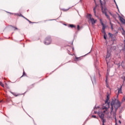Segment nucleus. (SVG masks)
<instances>
[{
	"mask_svg": "<svg viewBox=\"0 0 125 125\" xmlns=\"http://www.w3.org/2000/svg\"><path fill=\"white\" fill-rule=\"evenodd\" d=\"M108 35H109V37H110V38H113V36H114V35L112 34L111 33H108Z\"/></svg>",
	"mask_w": 125,
	"mask_h": 125,
	"instance_id": "obj_12",
	"label": "nucleus"
},
{
	"mask_svg": "<svg viewBox=\"0 0 125 125\" xmlns=\"http://www.w3.org/2000/svg\"><path fill=\"white\" fill-rule=\"evenodd\" d=\"M92 118H94L95 119H96V116L95 115H92Z\"/></svg>",
	"mask_w": 125,
	"mask_h": 125,
	"instance_id": "obj_24",
	"label": "nucleus"
},
{
	"mask_svg": "<svg viewBox=\"0 0 125 125\" xmlns=\"http://www.w3.org/2000/svg\"><path fill=\"white\" fill-rule=\"evenodd\" d=\"M96 9V6L93 8L94 13L95 15L96 14V11H95Z\"/></svg>",
	"mask_w": 125,
	"mask_h": 125,
	"instance_id": "obj_11",
	"label": "nucleus"
},
{
	"mask_svg": "<svg viewBox=\"0 0 125 125\" xmlns=\"http://www.w3.org/2000/svg\"><path fill=\"white\" fill-rule=\"evenodd\" d=\"M92 16H91V15H90V14H88V15H87V18L89 19V20H90L92 18H91Z\"/></svg>",
	"mask_w": 125,
	"mask_h": 125,
	"instance_id": "obj_9",
	"label": "nucleus"
},
{
	"mask_svg": "<svg viewBox=\"0 0 125 125\" xmlns=\"http://www.w3.org/2000/svg\"><path fill=\"white\" fill-rule=\"evenodd\" d=\"M122 101L123 102H125V95L123 96V99H122Z\"/></svg>",
	"mask_w": 125,
	"mask_h": 125,
	"instance_id": "obj_16",
	"label": "nucleus"
},
{
	"mask_svg": "<svg viewBox=\"0 0 125 125\" xmlns=\"http://www.w3.org/2000/svg\"><path fill=\"white\" fill-rule=\"evenodd\" d=\"M19 16H21V17H24V16H23V15H22V14H21L19 15Z\"/></svg>",
	"mask_w": 125,
	"mask_h": 125,
	"instance_id": "obj_29",
	"label": "nucleus"
},
{
	"mask_svg": "<svg viewBox=\"0 0 125 125\" xmlns=\"http://www.w3.org/2000/svg\"><path fill=\"white\" fill-rule=\"evenodd\" d=\"M122 80H123L124 82L125 81V76L122 77Z\"/></svg>",
	"mask_w": 125,
	"mask_h": 125,
	"instance_id": "obj_22",
	"label": "nucleus"
},
{
	"mask_svg": "<svg viewBox=\"0 0 125 125\" xmlns=\"http://www.w3.org/2000/svg\"><path fill=\"white\" fill-rule=\"evenodd\" d=\"M13 28H14V27L12 26Z\"/></svg>",
	"mask_w": 125,
	"mask_h": 125,
	"instance_id": "obj_36",
	"label": "nucleus"
},
{
	"mask_svg": "<svg viewBox=\"0 0 125 125\" xmlns=\"http://www.w3.org/2000/svg\"><path fill=\"white\" fill-rule=\"evenodd\" d=\"M124 45H125V40L124 41Z\"/></svg>",
	"mask_w": 125,
	"mask_h": 125,
	"instance_id": "obj_33",
	"label": "nucleus"
},
{
	"mask_svg": "<svg viewBox=\"0 0 125 125\" xmlns=\"http://www.w3.org/2000/svg\"><path fill=\"white\" fill-rule=\"evenodd\" d=\"M110 56H111V51H110V49H109V48H107V55H106V61H107V59H108V58H110Z\"/></svg>",
	"mask_w": 125,
	"mask_h": 125,
	"instance_id": "obj_3",
	"label": "nucleus"
},
{
	"mask_svg": "<svg viewBox=\"0 0 125 125\" xmlns=\"http://www.w3.org/2000/svg\"><path fill=\"white\" fill-rule=\"evenodd\" d=\"M114 2L115 3V4H116V5L117 8H119L118 7V5L117 4V3L116 2V1H115V0H114Z\"/></svg>",
	"mask_w": 125,
	"mask_h": 125,
	"instance_id": "obj_27",
	"label": "nucleus"
},
{
	"mask_svg": "<svg viewBox=\"0 0 125 125\" xmlns=\"http://www.w3.org/2000/svg\"><path fill=\"white\" fill-rule=\"evenodd\" d=\"M120 20L121 23H123V24H125V20L123 18V17H120Z\"/></svg>",
	"mask_w": 125,
	"mask_h": 125,
	"instance_id": "obj_5",
	"label": "nucleus"
},
{
	"mask_svg": "<svg viewBox=\"0 0 125 125\" xmlns=\"http://www.w3.org/2000/svg\"><path fill=\"white\" fill-rule=\"evenodd\" d=\"M110 24L111 25V29H112V30H113V23H112V22H110Z\"/></svg>",
	"mask_w": 125,
	"mask_h": 125,
	"instance_id": "obj_20",
	"label": "nucleus"
},
{
	"mask_svg": "<svg viewBox=\"0 0 125 125\" xmlns=\"http://www.w3.org/2000/svg\"><path fill=\"white\" fill-rule=\"evenodd\" d=\"M0 85L2 86V87H4V84L2 83V82H0Z\"/></svg>",
	"mask_w": 125,
	"mask_h": 125,
	"instance_id": "obj_13",
	"label": "nucleus"
},
{
	"mask_svg": "<svg viewBox=\"0 0 125 125\" xmlns=\"http://www.w3.org/2000/svg\"><path fill=\"white\" fill-rule=\"evenodd\" d=\"M116 119L117 120V118L116 117ZM115 122H116L115 125H118V124H117V120H115Z\"/></svg>",
	"mask_w": 125,
	"mask_h": 125,
	"instance_id": "obj_30",
	"label": "nucleus"
},
{
	"mask_svg": "<svg viewBox=\"0 0 125 125\" xmlns=\"http://www.w3.org/2000/svg\"><path fill=\"white\" fill-rule=\"evenodd\" d=\"M119 123H120V124H121V121H119Z\"/></svg>",
	"mask_w": 125,
	"mask_h": 125,
	"instance_id": "obj_32",
	"label": "nucleus"
},
{
	"mask_svg": "<svg viewBox=\"0 0 125 125\" xmlns=\"http://www.w3.org/2000/svg\"><path fill=\"white\" fill-rule=\"evenodd\" d=\"M23 18H24V19H25V20H27V21H29L28 19L26 18L25 17H23Z\"/></svg>",
	"mask_w": 125,
	"mask_h": 125,
	"instance_id": "obj_26",
	"label": "nucleus"
},
{
	"mask_svg": "<svg viewBox=\"0 0 125 125\" xmlns=\"http://www.w3.org/2000/svg\"><path fill=\"white\" fill-rule=\"evenodd\" d=\"M105 15L106 17L107 18V19H109V20H110V17H109V15H108L107 14V13H105Z\"/></svg>",
	"mask_w": 125,
	"mask_h": 125,
	"instance_id": "obj_14",
	"label": "nucleus"
},
{
	"mask_svg": "<svg viewBox=\"0 0 125 125\" xmlns=\"http://www.w3.org/2000/svg\"><path fill=\"white\" fill-rule=\"evenodd\" d=\"M69 27L70 28H76V25H75L74 24H70Z\"/></svg>",
	"mask_w": 125,
	"mask_h": 125,
	"instance_id": "obj_10",
	"label": "nucleus"
},
{
	"mask_svg": "<svg viewBox=\"0 0 125 125\" xmlns=\"http://www.w3.org/2000/svg\"><path fill=\"white\" fill-rule=\"evenodd\" d=\"M80 29H81V27H80V25H77V30H78V31H80Z\"/></svg>",
	"mask_w": 125,
	"mask_h": 125,
	"instance_id": "obj_17",
	"label": "nucleus"
},
{
	"mask_svg": "<svg viewBox=\"0 0 125 125\" xmlns=\"http://www.w3.org/2000/svg\"><path fill=\"white\" fill-rule=\"evenodd\" d=\"M28 22H29V23H32V21H30V20L28 21Z\"/></svg>",
	"mask_w": 125,
	"mask_h": 125,
	"instance_id": "obj_31",
	"label": "nucleus"
},
{
	"mask_svg": "<svg viewBox=\"0 0 125 125\" xmlns=\"http://www.w3.org/2000/svg\"><path fill=\"white\" fill-rule=\"evenodd\" d=\"M79 60H81L80 58L76 57V61H79Z\"/></svg>",
	"mask_w": 125,
	"mask_h": 125,
	"instance_id": "obj_19",
	"label": "nucleus"
},
{
	"mask_svg": "<svg viewBox=\"0 0 125 125\" xmlns=\"http://www.w3.org/2000/svg\"><path fill=\"white\" fill-rule=\"evenodd\" d=\"M122 88H123V86H121L120 88L118 89V94H120V93H123V92H122Z\"/></svg>",
	"mask_w": 125,
	"mask_h": 125,
	"instance_id": "obj_6",
	"label": "nucleus"
},
{
	"mask_svg": "<svg viewBox=\"0 0 125 125\" xmlns=\"http://www.w3.org/2000/svg\"><path fill=\"white\" fill-rule=\"evenodd\" d=\"M122 34L125 36V31L123 30V32H122Z\"/></svg>",
	"mask_w": 125,
	"mask_h": 125,
	"instance_id": "obj_25",
	"label": "nucleus"
},
{
	"mask_svg": "<svg viewBox=\"0 0 125 125\" xmlns=\"http://www.w3.org/2000/svg\"><path fill=\"white\" fill-rule=\"evenodd\" d=\"M14 29H14L15 31V30H18V28H17V27H14Z\"/></svg>",
	"mask_w": 125,
	"mask_h": 125,
	"instance_id": "obj_28",
	"label": "nucleus"
},
{
	"mask_svg": "<svg viewBox=\"0 0 125 125\" xmlns=\"http://www.w3.org/2000/svg\"><path fill=\"white\" fill-rule=\"evenodd\" d=\"M12 94H13V95H14V96H16V97H17V96H19V95L18 94L16 95V94H13V93H12Z\"/></svg>",
	"mask_w": 125,
	"mask_h": 125,
	"instance_id": "obj_23",
	"label": "nucleus"
},
{
	"mask_svg": "<svg viewBox=\"0 0 125 125\" xmlns=\"http://www.w3.org/2000/svg\"><path fill=\"white\" fill-rule=\"evenodd\" d=\"M90 20L91 21L92 24H95V23H96V20H95L93 18H92Z\"/></svg>",
	"mask_w": 125,
	"mask_h": 125,
	"instance_id": "obj_7",
	"label": "nucleus"
},
{
	"mask_svg": "<svg viewBox=\"0 0 125 125\" xmlns=\"http://www.w3.org/2000/svg\"><path fill=\"white\" fill-rule=\"evenodd\" d=\"M102 11L103 13L106 14V13H107V9H106V8L102 7Z\"/></svg>",
	"mask_w": 125,
	"mask_h": 125,
	"instance_id": "obj_4",
	"label": "nucleus"
},
{
	"mask_svg": "<svg viewBox=\"0 0 125 125\" xmlns=\"http://www.w3.org/2000/svg\"><path fill=\"white\" fill-rule=\"evenodd\" d=\"M102 33H103V34H104V35L106 34V32H105V30H103V29L102 30Z\"/></svg>",
	"mask_w": 125,
	"mask_h": 125,
	"instance_id": "obj_18",
	"label": "nucleus"
},
{
	"mask_svg": "<svg viewBox=\"0 0 125 125\" xmlns=\"http://www.w3.org/2000/svg\"><path fill=\"white\" fill-rule=\"evenodd\" d=\"M26 76V73H25V71H24V70H23V75H22V76L21 77V78H22V77H23V76Z\"/></svg>",
	"mask_w": 125,
	"mask_h": 125,
	"instance_id": "obj_21",
	"label": "nucleus"
},
{
	"mask_svg": "<svg viewBox=\"0 0 125 125\" xmlns=\"http://www.w3.org/2000/svg\"><path fill=\"white\" fill-rule=\"evenodd\" d=\"M106 37H107V35L106 34V33L104 34V40H106Z\"/></svg>",
	"mask_w": 125,
	"mask_h": 125,
	"instance_id": "obj_15",
	"label": "nucleus"
},
{
	"mask_svg": "<svg viewBox=\"0 0 125 125\" xmlns=\"http://www.w3.org/2000/svg\"><path fill=\"white\" fill-rule=\"evenodd\" d=\"M94 0V2H95V0Z\"/></svg>",
	"mask_w": 125,
	"mask_h": 125,
	"instance_id": "obj_35",
	"label": "nucleus"
},
{
	"mask_svg": "<svg viewBox=\"0 0 125 125\" xmlns=\"http://www.w3.org/2000/svg\"><path fill=\"white\" fill-rule=\"evenodd\" d=\"M44 44H46V45L50 44V43H51V38H50V37H47L44 42Z\"/></svg>",
	"mask_w": 125,
	"mask_h": 125,
	"instance_id": "obj_2",
	"label": "nucleus"
},
{
	"mask_svg": "<svg viewBox=\"0 0 125 125\" xmlns=\"http://www.w3.org/2000/svg\"><path fill=\"white\" fill-rule=\"evenodd\" d=\"M111 115H113L114 119L116 121V112H117V110L118 108H120L121 107V104L120 103V101L118 100L115 99L113 100L111 103Z\"/></svg>",
	"mask_w": 125,
	"mask_h": 125,
	"instance_id": "obj_1",
	"label": "nucleus"
},
{
	"mask_svg": "<svg viewBox=\"0 0 125 125\" xmlns=\"http://www.w3.org/2000/svg\"><path fill=\"white\" fill-rule=\"evenodd\" d=\"M95 114H97V112H94Z\"/></svg>",
	"mask_w": 125,
	"mask_h": 125,
	"instance_id": "obj_34",
	"label": "nucleus"
},
{
	"mask_svg": "<svg viewBox=\"0 0 125 125\" xmlns=\"http://www.w3.org/2000/svg\"><path fill=\"white\" fill-rule=\"evenodd\" d=\"M101 25L103 26L102 30H105V25H104V23L102 21H101Z\"/></svg>",
	"mask_w": 125,
	"mask_h": 125,
	"instance_id": "obj_8",
	"label": "nucleus"
}]
</instances>
